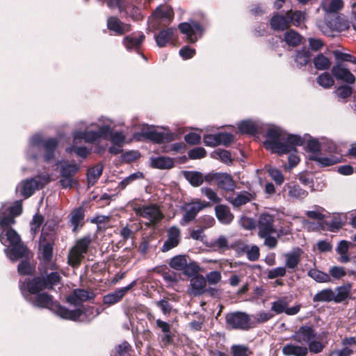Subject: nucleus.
Masks as SVG:
<instances>
[{"instance_id": "nucleus-1", "label": "nucleus", "mask_w": 356, "mask_h": 356, "mask_svg": "<svg viewBox=\"0 0 356 356\" xmlns=\"http://www.w3.org/2000/svg\"><path fill=\"white\" fill-rule=\"evenodd\" d=\"M22 211L20 202H16L13 205L4 204L0 209V241L6 248L4 252L12 261L26 256L27 249L22 242L19 235L10 227L15 222V218L19 216Z\"/></svg>"}, {"instance_id": "nucleus-2", "label": "nucleus", "mask_w": 356, "mask_h": 356, "mask_svg": "<svg viewBox=\"0 0 356 356\" xmlns=\"http://www.w3.org/2000/svg\"><path fill=\"white\" fill-rule=\"evenodd\" d=\"M86 128L85 131L76 130L73 131V141L70 147L67 148L69 153L74 152L76 156L86 158L90 153L91 149L85 146H78L80 140H83L86 143H93L101 138H106L108 133L111 131L110 123L106 121L104 124H97V131L88 130L90 127V124H86L84 122H80Z\"/></svg>"}, {"instance_id": "nucleus-3", "label": "nucleus", "mask_w": 356, "mask_h": 356, "mask_svg": "<svg viewBox=\"0 0 356 356\" xmlns=\"http://www.w3.org/2000/svg\"><path fill=\"white\" fill-rule=\"evenodd\" d=\"M266 148L273 152L284 154L296 150L304 143V138L298 135L289 134L279 127H270L266 133Z\"/></svg>"}, {"instance_id": "nucleus-4", "label": "nucleus", "mask_w": 356, "mask_h": 356, "mask_svg": "<svg viewBox=\"0 0 356 356\" xmlns=\"http://www.w3.org/2000/svg\"><path fill=\"white\" fill-rule=\"evenodd\" d=\"M58 140L56 138H48L44 139L41 134H36L29 140V144L26 152L29 160L35 161L38 158V154L44 150L43 159L47 163L51 162L55 157Z\"/></svg>"}, {"instance_id": "nucleus-5", "label": "nucleus", "mask_w": 356, "mask_h": 356, "mask_svg": "<svg viewBox=\"0 0 356 356\" xmlns=\"http://www.w3.org/2000/svg\"><path fill=\"white\" fill-rule=\"evenodd\" d=\"M30 293V296L26 297V300L34 306L50 309L65 320L76 321L81 316L79 309L70 310L61 306L57 302H54L51 296L45 293Z\"/></svg>"}, {"instance_id": "nucleus-6", "label": "nucleus", "mask_w": 356, "mask_h": 356, "mask_svg": "<svg viewBox=\"0 0 356 356\" xmlns=\"http://www.w3.org/2000/svg\"><path fill=\"white\" fill-rule=\"evenodd\" d=\"M61 276L59 272L54 271L49 273L47 277H34L26 282V288L29 293H36L46 289H52L60 283Z\"/></svg>"}, {"instance_id": "nucleus-7", "label": "nucleus", "mask_w": 356, "mask_h": 356, "mask_svg": "<svg viewBox=\"0 0 356 356\" xmlns=\"http://www.w3.org/2000/svg\"><path fill=\"white\" fill-rule=\"evenodd\" d=\"M93 240L91 234H88L76 241L68 254V264L72 267H77L88 252V248Z\"/></svg>"}, {"instance_id": "nucleus-8", "label": "nucleus", "mask_w": 356, "mask_h": 356, "mask_svg": "<svg viewBox=\"0 0 356 356\" xmlns=\"http://www.w3.org/2000/svg\"><path fill=\"white\" fill-rule=\"evenodd\" d=\"M132 208L137 216L145 219L147 225H154L159 223L164 216L159 207L155 204L143 206L131 203Z\"/></svg>"}, {"instance_id": "nucleus-9", "label": "nucleus", "mask_w": 356, "mask_h": 356, "mask_svg": "<svg viewBox=\"0 0 356 356\" xmlns=\"http://www.w3.org/2000/svg\"><path fill=\"white\" fill-rule=\"evenodd\" d=\"M50 181V177L48 175L43 176H37L34 178L27 179L19 184L16 191L25 198L31 196L33 193L47 184Z\"/></svg>"}, {"instance_id": "nucleus-10", "label": "nucleus", "mask_w": 356, "mask_h": 356, "mask_svg": "<svg viewBox=\"0 0 356 356\" xmlns=\"http://www.w3.org/2000/svg\"><path fill=\"white\" fill-rule=\"evenodd\" d=\"M50 226L45 224L42 229V233L40 238V249L42 252V259L44 261L49 262L52 257L53 254V228L49 229L51 233H47Z\"/></svg>"}, {"instance_id": "nucleus-11", "label": "nucleus", "mask_w": 356, "mask_h": 356, "mask_svg": "<svg viewBox=\"0 0 356 356\" xmlns=\"http://www.w3.org/2000/svg\"><path fill=\"white\" fill-rule=\"evenodd\" d=\"M227 324L235 330H248L251 327L250 315L243 312L229 313L225 317Z\"/></svg>"}, {"instance_id": "nucleus-12", "label": "nucleus", "mask_w": 356, "mask_h": 356, "mask_svg": "<svg viewBox=\"0 0 356 356\" xmlns=\"http://www.w3.org/2000/svg\"><path fill=\"white\" fill-rule=\"evenodd\" d=\"M209 206V203L207 202H202L199 200L196 201L192 202L188 204H186L183 207V210L184 211V214L181 220L180 223L181 225H185L193 220L195 219L197 213L203 209L204 208L208 207Z\"/></svg>"}, {"instance_id": "nucleus-13", "label": "nucleus", "mask_w": 356, "mask_h": 356, "mask_svg": "<svg viewBox=\"0 0 356 356\" xmlns=\"http://www.w3.org/2000/svg\"><path fill=\"white\" fill-rule=\"evenodd\" d=\"M283 196L289 201L302 200L308 195V192L300 185L294 183L286 184L282 189Z\"/></svg>"}, {"instance_id": "nucleus-14", "label": "nucleus", "mask_w": 356, "mask_h": 356, "mask_svg": "<svg viewBox=\"0 0 356 356\" xmlns=\"http://www.w3.org/2000/svg\"><path fill=\"white\" fill-rule=\"evenodd\" d=\"M179 29L183 34L186 35L187 40L191 42H195L202 35V26L196 22L181 23L179 25Z\"/></svg>"}, {"instance_id": "nucleus-15", "label": "nucleus", "mask_w": 356, "mask_h": 356, "mask_svg": "<svg viewBox=\"0 0 356 356\" xmlns=\"http://www.w3.org/2000/svg\"><path fill=\"white\" fill-rule=\"evenodd\" d=\"M207 146L216 147L220 145L227 146L234 141V136L231 134L218 133L216 134H207L203 137Z\"/></svg>"}, {"instance_id": "nucleus-16", "label": "nucleus", "mask_w": 356, "mask_h": 356, "mask_svg": "<svg viewBox=\"0 0 356 356\" xmlns=\"http://www.w3.org/2000/svg\"><path fill=\"white\" fill-rule=\"evenodd\" d=\"M317 333L313 326L304 325L300 327L291 336L294 341L302 343H309L312 339H316Z\"/></svg>"}, {"instance_id": "nucleus-17", "label": "nucleus", "mask_w": 356, "mask_h": 356, "mask_svg": "<svg viewBox=\"0 0 356 356\" xmlns=\"http://www.w3.org/2000/svg\"><path fill=\"white\" fill-rule=\"evenodd\" d=\"M274 216L268 213H261L258 218L257 226L258 227L259 236H265L268 234L275 232L273 225Z\"/></svg>"}, {"instance_id": "nucleus-18", "label": "nucleus", "mask_w": 356, "mask_h": 356, "mask_svg": "<svg viewBox=\"0 0 356 356\" xmlns=\"http://www.w3.org/2000/svg\"><path fill=\"white\" fill-rule=\"evenodd\" d=\"M136 285V280H134L129 285L118 289L115 291L104 296L102 299L103 303L108 306H111L119 302L125 294Z\"/></svg>"}, {"instance_id": "nucleus-19", "label": "nucleus", "mask_w": 356, "mask_h": 356, "mask_svg": "<svg viewBox=\"0 0 356 356\" xmlns=\"http://www.w3.org/2000/svg\"><path fill=\"white\" fill-rule=\"evenodd\" d=\"M106 121L109 122L111 129V131L108 133V136L106 139H107L109 137L110 140L113 145H122L126 138L125 135L122 131L113 132V122L111 120L106 118L105 117H101L98 119L97 122L90 123V126L97 128V124H104Z\"/></svg>"}, {"instance_id": "nucleus-20", "label": "nucleus", "mask_w": 356, "mask_h": 356, "mask_svg": "<svg viewBox=\"0 0 356 356\" xmlns=\"http://www.w3.org/2000/svg\"><path fill=\"white\" fill-rule=\"evenodd\" d=\"M332 74L337 80H341L348 83H353L355 81V76L350 71L341 63H337L331 69Z\"/></svg>"}, {"instance_id": "nucleus-21", "label": "nucleus", "mask_w": 356, "mask_h": 356, "mask_svg": "<svg viewBox=\"0 0 356 356\" xmlns=\"http://www.w3.org/2000/svg\"><path fill=\"white\" fill-rule=\"evenodd\" d=\"M211 179L215 180L218 186L224 191H233L236 187L235 181L227 173H216Z\"/></svg>"}, {"instance_id": "nucleus-22", "label": "nucleus", "mask_w": 356, "mask_h": 356, "mask_svg": "<svg viewBox=\"0 0 356 356\" xmlns=\"http://www.w3.org/2000/svg\"><path fill=\"white\" fill-rule=\"evenodd\" d=\"M180 241V229L175 226H172L168 230V238L164 242L161 250L167 252L179 244Z\"/></svg>"}, {"instance_id": "nucleus-23", "label": "nucleus", "mask_w": 356, "mask_h": 356, "mask_svg": "<svg viewBox=\"0 0 356 356\" xmlns=\"http://www.w3.org/2000/svg\"><path fill=\"white\" fill-rule=\"evenodd\" d=\"M302 253V250L299 248L285 253L284 257L285 258L284 267H286V269L288 268L289 270H296L300 261V257Z\"/></svg>"}, {"instance_id": "nucleus-24", "label": "nucleus", "mask_w": 356, "mask_h": 356, "mask_svg": "<svg viewBox=\"0 0 356 356\" xmlns=\"http://www.w3.org/2000/svg\"><path fill=\"white\" fill-rule=\"evenodd\" d=\"M282 352L285 356H307L308 349L305 345L289 343L282 347Z\"/></svg>"}, {"instance_id": "nucleus-25", "label": "nucleus", "mask_w": 356, "mask_h": 356, "mask_svg": "<svg viewBox=\"0 0 356 356\" xmlns=\"http://www.w3.org/2000/svg\"><path fill=\"white\" fill-rule=\"evenodd\" d=\"M92 298V293H90L84 289H77L74 290L72 294L67 297V302L73 305H79L83 302Z\"/></svg>"}, {"instance_id": "nucleus-26", "label": "nucleus", "mask_w": 356, "mask_h": 356, "mask_svg": "<svg viewBox=\"0 0 356 356\" xmlns=\"http://www.w3.org/2000/svg\"><path fill=\"white\" fill-rule=\"evenodd\" d=\"M191 294L196 296L206 291L207 280L202 275H195L191 279Z\"/></svg>"}, {"instance_id": "nucleus-27", "label": "nucleus", "mask_w": 356, "mask_h": 356, "mask_svg": "<svg viewBox=\"0 0 356 356\" xmlns=\"http://www.w3.org/2000/svg\"><path fill=\"white\" fill-rule=\"evenodd\" d=\"M145 35L143 33H133L126 36L123 40V44L129 51L137 50L143 43Z\"/></svg>"}, {"instance_id": "nucleus-28", "label": "nucleus", "mask_w": 356, "mask_h": 356, "mask_svg": "<svg viewBox=\"0 0 356 356\" xmlns=\"http://www.w3.org/2000/svg\"><path fill=\"white\" fill-rule=\"evenodd\" d=\"M252 195L247 191H242L237 194H232L227 197V200L234 207H240L250 202Z\"/></svg>"}, {"instance_id": "nucleus-29", "label": "nucleus", "mask_w": 356, "mask_h": 356, "mask_svg": "<svg viewBox=\"0 0 356 356\" xmlns=\"http://www.w3.org/2000/svg\"><path fill=\"white\" fill-rule=\"evenodd\" d=\"M107 27L110 31L118 35H122L131 30L130 25L124 24L115 17H110L107 19Z\"/></svg>"}, {"instance_id": "nucleus-30", "label": "nucleus", "mask_w": 356, "mask_h": 356, "mask_svg": "<svg viewBox=\"0 0 356 356\" xmlns=\"http://www.w3.org/2000/svg\"><path fill=\"white\" fill-rule=\"evenodd\" d=\"M140 134L144 138L149 139L156 143H164L168 139L166 134L162 132H158L152 127H143Z\"/></svg>"}, {"instance_id": "nucleus-31", "label": "nucleus", "mask_w": 356, "mask_h": 356, "mask_svg": "<svg viewBox=\"0 0 356 356\" xmlns=\"http://www.w3.org/2000/svg\"><path fill=\"white\" fill-rule=\"evenodd\" d=\"M215 213L217 219L222 224H229L234 219V215L231 213L229 208L226 205H217L215 207Z\"/></svg>"}, {"instance_id": "nucleus-32", "label": "nucleus", "mask_w": 356, "mask_h": 356, "mask_svg": "<svg viewBox=\"0 0 356 356\" xmlns=\"http://www.w3.org/2000/svg\"><path fill=\"white\" fill-rule=\"evenodd\" d=\"M175 31V29L170 27L161 31L158 34H155L154 38L156 44L159 47L165 46L167 43L172 40Z\"/></svg>"}, {"instance_id": "nucleus-33", "label": "nucleus", "mask_w": 356, "mask_h": 356, "mask_svg": "<svg viewBox=\"0 0 356 356\" xmlns=\"http://www.w3.org/2000/svg\"><path fill=\"white\" fill-rule=\"evenodd\" d=\"M150 165L154 168L166 170L173 167L174 161L170 157L160 156L152 157L150 159Z\"/></svg>"}, {"instance_id": "nucleus-34", "label": "nucleus", "mask_w": 356, "mask_h": 356, "mask_svg": "<svg viewBox=\"0 0 356 356\" xmlns=\"http://www.w3.org/2000/svg\"><path fill=\"white\" fill-rule=\"evenodd\" d=\"M270 25L272 29L277 31H282L289 27V19L285 15H275L270 20Z\"/></svg>"}, {"instance_id": "nucleus-35", "label": "nucleus", "mask_w": 356, "mask_h": 356, "mask_svg": "<svg viewBox=\"0 0 356 356\" xmlns=\"http://www.w3.org/2000/svg\"><path fill=\"white\" fill-rule=\"evenodd\" d=\"M343 7V0H323L322 8L327 13H335Z\"/></svg>"}, {"instance_id": "nucleus-36", "label": "nucleus", "mask_w": 356, "mask_h": 356, "mask_svg": "<svg viewBox=\"0 0 356 356\" xmlns=\"http://www.w3.org/2000/svg\"><path fill=\"white\" fill-rule=\"evenodd\" d=\"M173 10L169 7H159L154 13L153 16L157 19L169 23L173 18Z\"/></svg>"}, {"instance_id": "nucleus-37", "label": "nucleus", "mask_w": 356, "mask_h": 356, "mask_svg": "<svg viewBox=\"0 0 356 356\" xmlns=\"http://www.w3.org/2000/svg\"><path fill=\"white\" fill-rule=\"evenodd\" d=\"M103 172V165L97 164L89 168L87 172L88 185L93 186L99 179Z\"/></svg>"}, {"instance_id": "nucleus-38", "label": "nucleus", "mask_w": 356, "mask_h": 356, "mask_svg": "<svg viewBox=\"0 0 356 356\" xmlns=\"http://www.w3.org/2000/svg\"><path fill=\"white\" fill-rule=\"evenodd\" d=\"M84 218V212L83 209L81 207H79L75 210H74L71 213V218L70 221L72 225H73L72 231L74 232H76L79 227H82L83 221Z\"/></svg>"}, {"instance_id": "nucleus-39", "label": "nucleus", "mask_w": 356, "mask_h": 356, "mask_svg": "<svg viewBox=\"0 0 356 356\" xmlns=\"http://www.w3.org/2000/svg\"><path fill=\"white\" fill-rule=\"evenodd\" d=\"M313 63L315 68L318 70H327L331 67L330 59L323 54H318L314 59Z\"/></svg>"}, {"instance_id": "nucleus-40", "label": "nucleus", "mask_w": 356, "mask_h": 356, "mask_svg": "<svg viewBox=\"0 0 356 356\" xmlns=\"http://www.w3.org/2000/svg\"><path fill=\"white\" fill-rule=\"evenodd\" d=\"M350 245L351 243L345 240L341 241L339 243L336 251L340 255L339 261L341 263H347L350 261L348 251Z\"/></svg>"}, {"instance_id": "nucleus-41", "label": "nucleus", "mask_w": 356, "mask_h": 356, "mask_svg": "<svg viewBox=\"0 0 356 356\" xmlns=\"http://www.w3.org/2000/svg\"><path fill=\"white\" fill-rule=\"evenodd\" d=\"M188 259L186 255H176L170 260L169 266L175 270L183 271Z\"/></svg>"}, {"instance_id": "nucleus-42", "label": "nucleus", "mask_w": 356, "mask_h": 356, "mask_svg": "<svg viewBox=\"0 0 356 356\" xmlns=\"http://www.w3.org/2000/svg\"><path fill=\"white\" fill-rule=\"evenodd\" d=\"M314 302H334V291L325 289L318 291L313 298Z\"/></svg>"}, {"instance_id": "nucleus-43", "label": "nucleus", "mask_w": 356, "mask_h": 356, "mask_svg": "<svg viewBox=\"0 0 356 356\" xmlns=\"http://www.w3.org/2000/svg\"><path fill=\"white\" fill-rule=\"evenodd\" d=\"M313 159L322 166H330L339 163L341 160L340 155H331L330 156H315Z\"/></svg>"}, {"instance_id": "nucleus-44", "label": "nucleus", "mask_w": 356, "mask_h": 356, "mask_svg": "<svg viewBox=\"0 0 356 356\" xmlns=\"http://www.w3.org/2000/svg\"><path fill=\"white\" fill-rule=\"evenodd\" d=\"M286 306H289L287 298H280L272 302L270 310L275 314H280L285 313Z\"/></svg>"}, {"instance_id": "nucleus-45", "label": "nucleus", "mask_w": 356, "mask_h": 356, "mask_svg": "<svg viewBox=\"0 0 356 356\" xmlns=\"http://www.w3.org/2000/svg\"><path fill=\"white\" fill-rule=\"evenodd\" d=\"M185 178L193 186H199L203 184L204 177L199 172L188 171L184 173Z\"/></svg>"}, {"instance_id": "nucleus-46", "label": "nucleus", "mask_w": 356, "mask_h": 356, "mask_svg": "<svg viewBox=\"0 0 356 356\" xmlns=\"http://www.w3.org/2000/svg\"><path fill=\"white\" fill-rule=\"evenodd\" d=\"M79 170V165L77 163H64L61 165V177H74L75 174Z\"/></svg>"}, {"instance_id": "nucleus-47", "label": "nucleus", "mask_w": 356, "mask_h": 356, "mask_svg": "<svg viewBox=\"0 0 356 356\" xmlns=\"http://www.w3.org/2000/svg\"><path fill=\"white\" fill-rule=\"evenodd\" d=\"M257 124L252 120H244L238 123V128L241 133L254 134L257 130Z\"/></svg>"}, {"instance_id": "nucleus-48", "label": "nucleus", "mask_w": 356, "mask_h": 356, "mask_svg": "<svg viewBox=\"0 0 356 356\" xmlns=\"http://www.w3.org/2000/svg\"><path fill=\"white\" fill-rule=\"evenodd\" d=\"M301 39V35L293 30H289L284 34V40L289 46H298L300 43Z\"/></svg>"}, {"instance_id": "nucleus-49", "label": "nucleus", "mask_w": 356, "mask_h": 356, "mask_svg": "<svg viewBox=\"0 0 356 356\" xmlns=\"http://www.w3.org/2000/svg\"><path fill=\"white\" fill-rule=\"evenodd\" d=\"M79 309L81 312V316L79 317V319H77V321H90L100 314V311L99 310V309L93 307L84 308L83 311L80 309ZM75 321H76V320Z\"/></svg>"}, {"instance_id": "nucleus-50", "label": "nucleus", "mask_w": 356, "mask_h": 356, "mask_svg": "<svg viewBox=\"0 0 356 356\" xmlns=\"http://www.w3.org/2000/svg\"><path fill=\"white\" fill-rule=\"evenodd\" d=\"M308 275L318 282H330L331 278L327 273L320 271L316 268L310 269Z\"/></svg>"}, {"instance_id": "nucleus-51", "label": "nucleus", "mask_w": 356, "mask_h": 356, "mask_svg": "<svg viewBox=\"0 0 356 356\" xmlns=\"http://www.w3.org/2000/svg\"><path fill=\"white\" fill-rule=\"evenodd\" d=\"M286 15L289 19V26L292 24L293 26H298L300 24L305 18L304 13L298 10H289L286 12Z\"/></svg>"}, {"instance_id": "nucleus-52", "label": "nucleus", "mask_w": 356, "mask_h": 356, "mask_svg": "<svg viewBox=\"0 0 356 356\" xmlns=\"http://www.w3.org/2000/svg\"><path fill=\"white\" fill-rule=\"evenodd\" d=\"M163 278L167 283V286L173 287L181 280V277L179 273L174 271H168L163 274Z\"/></svg>"}, {"instance_id": "nucleus-53", "label": "nucleus", "mask_w": 356, "mask_h": 356, "mask_svg": "<svg viewBox=\"0 0 356 356\" xmlns=\"http://www.w3.org/2000/svg\"><path fill=\"white\" fill-rule=\"evenodd\" d=\"M310 53L307 49H302L296 53L295 61L298 67H301L306 65L310 60Z\"/></svg>"}, {"instance_id": "nucleus-54", "label": "nucleus", "mask_w": 356, "mask_h": 356, "mask_svg": "<svg viewBox=\"0 0 356 356\" xmlns=\"http://www.w3.org/2000/svg\"><path fill=\"white\" fill-rule=\"evenodd\" d=\"M213 159H218L222 162L229 164L232 163L231 154L227 150L217 149L211 153Z\"/></svg>"}, {"instance_id": "nucleus-55", "label": "nucleus", "mask_w": 356, "mask_h": 356, "mask_svg": "<svg viewBox=\"0 0 356 356\" xmlns=\"http://www.w3.org/2000/svg\"><path fill=\"white\" fill-rule=\"evenodd\" d=\"M316 81L319 86L324 88H330L334 84V79L327 72L321 74L318 76Z\"/></svg>"}, {"instance_id": "nucleus-56", "label": "nucleus", "mask_w": 356, "mask_h": 356, "mask_svg": "<svg viewBox=\"0 0 356 356\" xmlns=\"http://www.w3.org/2000/svg\"><path fill=\"white\" fill-rule=\"evenodd\" d=\"M143 175L140 172H136L134 173L131 174L129 176L125 177L124 179H122L118 186V188L119 190H123L128 185L131 184L133 181L143 179Z\"/></svg>"}, {"instance_id": "nucleus-57", "label": "nucleus", "mask_w": 356, "mask_h": 356, "mask_svg": "<svg viewBox=\"0 0 356 356\" xmlns=\"http://www.w3.org/2000/svg\"><path fill=\"white\" fill-rule=\"evenodd\" d=\"M200 270V268L196 262L188 260L182 272L188 277H193L197 275Z\"/></svg>"}, {"instance_id": "nucleus-58", "label": "nucleus", "mask_w": 356, "mask_h": 356, "mask_svg": "<svg viewBox=\"0 0 356 356\" xmlns=\"http://www.w3.org/2000/svg\"><path fill=\"white\" fill-rule=\"evenodd\" d=\"M337 293H335L334 291V302H341L348 298L349 295L350 289L348 286H341L337 287Z\"/></svg>"}, {"instance_id": "nucleus-59", "label": "nucleus", "mask_w": 356, "mask_h": 356, "mask_svg": "<svg viewBox=\"0 0 356 356\" xmlns=\"http://www.w3.org/2000/svg\"><path fill=\"white\" fill-rule=\"evenodd\" d=\"M345 216L343 214H335L333 216L332 219L330 222H327V225H330L331 230L338 229L344 224Z\"/></svg>"}, {"instance_id": "nucleus-60", "label": "nucleus", "mask_w": 356, "mask_h": 356, "mask_svg": "<svg viewBox=\"0 0 356 356\" xmlns=\"http://www.w3.org/2000/svg\"><path fill=\"white\" fill-rule=\"evenodd\" d=\"M131 346L129 343L124 341L119 344L113 353V356H130Z\"/></svg>"}, {"instance_id": "nucleus-61", "label": "nucleus", "mask_w": 356, "mask_h": 356, "mask_svg": "<svg viewBox=\"0 0 356 356\" xmlns=\"http://www.w3.org/2000/svg\"><path fill=\"white\" fill-rule=\"evenodd\" d=\"M232 356H249L251 353L248 347L244 345H233L231 347Z\"/></svg>"}, {"instance_id": "nucleus-62", "label": "nucleus", "mask_w": 356, "mask_h": 356, "mask_svg": "<svg viewBox=\"0 0 356 356\" xmlns=\"http://www.w3.org/2000/svg\"><path fill=\"white\" fill-rule=\"evenodd\" d=\"M307 345L308 352L314 354L321 353L325 348V345L321 341L316 340V339H312Z\"/></svg>"}, {"instance_id": "nucleus-63", "label": "nucleus", "mask_w": 356, "mask_h": 356, "mask_svg": "<svg viewBox=\"0 0 356 356\" xmlns=\"http://www.w3.org/2000/svg\"><path fill=\"white\" fill-rule=\"evenodd\" d=\"M286 274V269L284 266L274 268L268 271L267 277L268 279H275L284 277Z\"/></svg>"}, {"instance_id": "nucleus-64", "label": "nucleus", "mask_w": 356, "mask_h": 356, "mask_svg": "<svg viewBox=\"0 0 356 356\" xmlns=\"http://www.w3.org/2000/svg\"><path fill=\"white\" fill-rule=\"evenodd\" d=\"M156 305L159 307L164 315H170L172 310V306L166 299H162L156 302Z\"/></svg>"}]
</instances>
